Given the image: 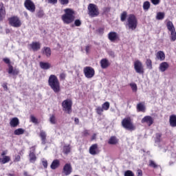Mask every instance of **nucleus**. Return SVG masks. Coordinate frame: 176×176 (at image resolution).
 Instances as JSON below:
<instances>
[{"instance_id": "f257e3e1", "label": "nucleus", "mask_w": 176, "mask_h": 176, "mask_svg": "<svg viewBox=\"0 0 176 176\" xmlns=\"http://www.w3.org/2000/svg\"><path fill=\"white\" fill-rule=\"evenodd\" d=\"M64 14L61 16V20L64 24H72L74 21L76 27H80L82 25V21L80 19H76L75 10L72 8H66L64 10Z\"/></svg>"}, {"instance_id": "f03ea898", "label": "nucleus", "mask_w": 176, "mask_h": 176, "mask_svg": "<svg viewBox=\"0 0 176 176\" xmlns=\"http://www.w3.org/2000/svg\"><path fill=\"white\" fill-rule=\"evenodd\" d=\"M48 86L50 89L55 93V94H58L61 91V85L60 80L57 76L54 74H51L48 78Z\"/></svg>"}, {"instance_id": "7ed1b4c3", "label": "nucleus", "mask_w": 176, "mask_h": 176, "mask_svg": "<svg viewBox=\"0 0 176 176\" xmlns=\"http://www.w3.org/2000/svg\"><path fill=\"white\" fill-rule=\"evenodd\" d=\"M125 25L132 31H134V30H136L138 25V19H137V16L134 14H129L126 19V22Z\"/></svg>"}, {"instance_id": "20e7f679", "label": "nucleus", "mask_w": 176, "mask_h": 176, "mask_svg": "<svg viewBox=\"0 0 176 176\" xmlns=\"http://www.w3.org/2000/svg\"><path fill=\"white\" fill-rule=\"evenodd\" d=\"M121 124L124 129L129 130V131H134V130H135V126L133 123L131 117H126L124 118L121 122Z\"/></svg>"}, {"instance_id": "39448f33", "label": "nucleus", "mask_w": 176, "mask_h": 176, "mask_svg": "<svg viewBox=\"0 0 176 176\" xmlns=\"http://www.w3.org/2000/svg\"><path fill=\"white\" fill-rule=\"evenodd\" d=\"M8 20L9 25L14 28H20V27H21V25H23L20 17L16 15L9 17Z\"/></svg>"}, {"instance_id": "423d86ee", "label": "nucleus", "mask_w": 176, "mask_h": 176, "mask_svg": "<svg viewBox=\"0 0 176 176\" xmlns=\"http://www.w3.org/2000/svg\"><path fill=\"white\" fill-rule=\"evenodd\" d=\"M88 14L90 17H97L100 14V10L97 5L94 3H89L87 7Z\"/></svg>"}, {"instance_id": "0eeeda50", "label": "nucleus", "mask_w": 176, "mask_h": 176, "mask_svg": "<svg viewBox=\"0 0 176 176\" xmlns=\"http://www.w3.org/2000/svg\"><path fill=\"white\" fill-rule=\"evenodd\" d=\"M62 108L64 112H67L69 115L72 113V100L66 99L62 102Z\"/></svg>"}, {"instance_id": "6e6552de", "label": "nucleus", "mask_w": 176, "mask_h": 176, "mask_svg": "<svg viewBox=\"0 0 176 176\" xmlns=\"http://www.w3.org/2000/svg\"><path fill=\"white\" fill-rule=\"evenodd\" d=\"M166 28L170 32V41L172 42H175L176 41V31L175 27H174V24L171 21H168L166 23Z\"/></svg>"}, {"instance_id": "1a4fd4ad", "label": "nucleus", "mask_w": 176, "mask_h": 176, "mask_svg": "<svg viewBox=\"0 0 176 176\" xmlns=\"http://www.w3.org/2000/svg\"><path fill=\"white\" fill-rule=\"evenodd\" d=\"M83 73L85 78H87V79H91V78L96 75V71L94 70V68L89 66L84 67Z\"/></svg>"}, {"instance_id": "9d476101", "label": "nucleus", "mask_w": 176, "mask_h": 176, "mask_svg": "<svg viewBox=\"0 0 176 176\" xmlns=\"http://www.w3.org/2000/svg\"><path fill=\"white\" fill-rule=\"evenodd\" d=\"M134 69L137 74H140V75H144V65H142V62L137 60L134 62L133 64Z\"/></svg>"}, {"instance_id": "9b49d317", "label": "nucleus", "mask_w": 176, "mask_h": 176, "mask_svg": "<svg viewBox=\"0 0 176 176\" xmlns=\"http://www.w3.org/2000/svg\"><path fill=\"white\" fill-rule=\"evenodd\" d=\"M24 6L27 10L31 12V13H34L36 7L35 6V3H33L32 0H25L24 2Z\"/></svg>"}, {"instance_id": "f8f14e48", "label": "nucleus", "mask_w": 176, "mask_h": 176, "mask_svg": "<svg viewBox=\"0 0 176 176\" xmlns=\"http://www.w3.org/2000/svg\"><path fill=\"white\" fill-rule=\"evenodd\" d=\"M73 168L71 163H67L63 166L62 173L64 175L68 176L72 174Z\"/></svg>"}, {"instance_id": "ddd939ff", "label": "nucleus", "mask_w": 176, "mask_h": 176, "mask_svg": "<svg viewBox=\"0 0 176 176\" xmlns=\"http://www.w3.org/2000/svg\"><path fill=\"white\" fill-rule=\"evenodd\" d=\"M108 39L111 42H116V41H120V36L116 32H110L108 34Z\"/></svg>"}, {"instance_id": "4468645a", "label": "nucleus", "mask_w": 176, "mask_h": 176, "mask_svg": "<svg viewBox=\"0 0 176 176\" xmlns=\"http://www.w3.org/2000/svg\"><path fill=\"white\" fill-rule=\"evenodd\" d=\"M89 153L92 156H96V155H98L100 153V149H98V144H94L89 147Z\"/></svg>"}, {"instance_id": "2eb2a0df", "label": "nucleus", "mask_w": 176, "mask_h": 176, "mask_svg": "<svg viewBox=\"0 0 176 176\" xmlns=\"http://www.w3.org/2000/svg\"><path fill=\"white\" fill-rule=\"evenodd\" d=\"M41 43L39 41H33L32 43L29 44V47L33 52H38V50H41Z\"/></svg>"}, {"instance_id": "dca6fc26", "label": "nucleus", "mask_w": 176, "mask_h": 176, "mask_svg": "<svg viewBox=\"0 0 176 176\" xmlns=\"http://www.w3.org/2000/svg\"><path fill=\"white\" fill-rule=\"evenodd\" d=\"M153 121L154 120L153 118H152V116H146L142 119L141 123H146L147 126H151V125L153 124Z\"/></svg>"}, {"instance_id": "f3484780", "label": "nucleus", "mask_w": 176, "mask_h": 176, "mask_svg": "<svg viewBox=\"0 0 176 176\" xmlns=\"http://www.w3.org/2000/svg\"><path fill=\"white\" fill-rule=\"evenodd\" d=\"M6 17V8L3 6V3H0V21H3Z\"/></svg>"}, {"instance_id": "a211bd4d", "label": "nucleus", "mask_w": 176, "mask_h": 176, "mask_svg": "<svg viewBox=\"0 0 176 176\" xmlns=\"http://www.w3.org/2000/svg\"><path fill=\"white\" fill-rule=\"evenodd\" d=\"M137 112H145L146 107H145V102H139L136 106Z\"/></svg>"}, {"instance_id": "6ab92c4d", "label": "nucleus", "mask_w": 176, "mask_h": 176, "mask_svg": "<svg viewBox=\"0 0 176 176\" xmlns=\"http://www.w3.org/2000/svg\"><path fill=\"white\" fill-rule=\"evenodd\" d=\"M169 67H170V65H168V63L162 62L160 64L159 69L160 71H161V72H166V71L168 69Z\"/></svg>"}, {"instance_id": "aec40b11", "label": "nucleus", "mask_w": 176, "mask_h": 176, "mask_svg": "<svg viewBox=\"0 0 176 176\" xmlns=\"http://www.w3.org/2000/svg\"><path fill=\"white\" fill-rule=\"evenodd\" d=\"M111 65V63H109V61L107 58H103L100 60V66L102 69H105L108 68Z\"/></svg>"}, {"instance_id": "412c9836", "label": "nucleus", "mask_w": 176, "mask_h": 176, "mask_svg": "<svg viewBox=\"0 0 176 176\" xmlns=\"http://www.w3.org/2000/svg\"><path fill=\"white\" fill-rule=\"evenodd\" d=\"M42 54L46 56V57L49 58L52 56V50L49 47H44L42 49Z\"/></svg>"}, {"instance_id": "4be33fe9", "label": "nucleus", "mask_w": 176, "mask_h": 176, "mask_svg": "<svg viewBox=\"0 0 176 176\" xmlns=\"http://www.w3.org/2000/svg\"><path fill=\"white\" fill-rule=\"evenodd\" d=\"M40 67L41 69H50L52 68V65L47 62H40L39 63Z\"/></svg>"}, {"instance_id": "5701e85b", "label": "nucleus", "mask_w": 176, "mask_h": 176, "mask_svg": "<svg viewBox=\"0 0 176 176\" xmlns=\"http://www.w3.org/2000/svg\"><path fill=\"white\" fill-rule=\"evenodd\" d=\"M169 124L170 127H176V115H171L169 117Z\"/></svg>"}, {"instance_id": "b1692460", "label": "nucleus", "mask_w": 176, "mask_h": 176, "mask_svg": "<svg viewBox=\"0 0 176 176\" xmlns=\"http://www.w3.org/2000/svg\"><path fill=\"white\" fill-rule=\"evenodd\" d=\"M20 124V121L19 120V118H13L10 122V125L11 127H17Z\"/></svg>"}, {"instance_id": "393cba45", "label": "nucleus", "mask_w": 176, "mask_h": 176, "mask_svg": "<svg viewBox=\"0 0 176 176\" xmlns=\"http://www.w3.org/2000/svg\"><path fill=\"white\" fill-rule=\"evenodd\" d=\"M108 144L109 145H116L117 144H119V139H118L116 136H111L109 139Z\"/></svg>"}, {"instance_id": "a878e982", "label": "nucleus", "mask_w": 176, "mask_h": 176, "mask_svg": "<svg viewBox=\"0 0 176 176\" xmlns=\"http://www.w3.org/2000/svg\"><path fill=\"white\" fill-rule=\"evenodd\" d=\"M19 73V71L18 69H13V66L12 65H9L8 68V74L10 75H14L16 76Z\"/></svg>"}, {"instance_id": "bb28decb", "label": "nucleus", "mask_w": 176, "mask_h": 176, "mask_svg": "<svg viewBox=\"0 0 176 176\" xmlns=\"http://www.w3.org/2000/svg\"><path fill=\"white\" fill-rule=\"evenodd\" d=\"M156 57L157 60H160V61H164L166 59V54L163 51H158L156 54Z\"/></svg>"}, {"instance_id": "cd10ccee", "label": "nucleus", "mask_w": 176, "mask_h": 176, "mask_svg": "<svg viewBox=\"0 0 176 176\" xmlns=\"http://www.w3.org/2000/svg\"><path fill=\"white\" fill-rule=\"evenodd\" d=\"M50 167L52 170H56V168H58V167H60V160H54L50 165Z\"/></svg>"}, {"instance_id": "c85d7f7f", "label": "nucleus", "mask_w": 176, "mask_h": 176, "mask_svg": "<svg viewBox=\"0 0 176 176\" xmlns=\"http://www.w3.org/2000/svg\"><path fill=\"white\" fill-rule=\"evenodd\" d=\"M46 132H45V131L41 130L40 131V134H39V137L41 139V142L43 145H45V144H46Z\"/></svg>"}, {"instance_id": "c756f323", "label": "nucleus", "mask_w": 176, "mask_h": 176, "mask_svg": "<svg viewBox=\"0 0 176 176\" xmlns=\"http://www.w3.org/2000/svg\"><path fill=\"white\" fill-rule=\"evenodd\" d=\"M30 163H35L36 162V155L34 151H30L29 154Z\"/></svg>"}, {"instance_id": "7c9ffc66", "label": "nucleus", "mask_w": 176, "mask_h": 176, "mask_svg": "<svg viewBox=\"0 0 176 176\" xmlns=\"http://www.w3.org/2000/svg\"><path fill=\"white\" fill-rule=\"evenodd\" d=\"M10 162V156L5 155L3 158H0L1 164H6V163H9Z\"/></svg>"}, {"instance_id": "2f4dec72", "label": "nucleus", "mask_w": 176, "mask_h": 176, "mask_svg": "<svg viewBox=\"0 0 176 176\" xmlns=\"http://www.w3.org/2000/svg\"><path fill=\"white\" fill-rule=\"evenodd\" d=\"M151 9V3L148 1H146L143 3V10L144 12H148Z\"/></svg>"}, {"instance_id": "473e14b6", "label": "nucleus", "mask_w": 176, "mask_h": 176, "mask_svg": "<svg viewBox=\"0 0 176 176\" xmlns=\"http://www.w3.org/2000/svg\"><path fill=\"white\" fill-rule=\"evenodd\" d=\"M24 133H25V130H24V129L22 128L17 129L14 131V135H23Z\"/></svg>"}, {"instance_id": "72a5a7b5", "label": "nucleus", "mask_w": 176, "mask_h": 176, "mask_svg": "<svg viewBox=\"0 0 176 176\" xmlns=\"http://www.w3.org/2000/svg\"><path fill=\"white\" fill-rule=\"evenodd\" d=\"M166 14H164V12H159L157 13L156 20H163Z\"/></svg>"}, {"instance_id": "f704fd0d", "label": "nucleus", "mask_w": 176, "mask_h": 176, "mask_svg": "<svg viewBox=\"0 0 176 176\" xmlns=\"http://www.w3.org/2000/svg\"><path fill=\"white\" fill-rule=\"evenodd\" d=\"M162 133H155V142L159 143L162 141Z\"/></svg>"}, {"instance_id": "c9c22d12", "label": "nucleus", "mask_w": 176, "mask_h": 176, "mask_svg": "<svg viewBox=\"0 0 176 176\" xmlns=\"http://www.w3.org/2000/svg\"><path fill=\"white\" fill-rule=\"evenodd\" d=\"M50 122L51 124H56V123H57V120L56 119V116L54 114L50 116Z\"/></svg>"}, {"instance_id": "e433bc0d", "label": "nucleus", "mask_w": 176, "mask_h": 176, "mask_svg": "<svg viewBox=\"0 0 176 176\" xmlns=\"http://www.w3.org/2000/svg\"><path fill=\"white\" fill-rule=\"evenodd\" d=\"M70 152L71 146H69V145L63 146V153H65V155H68V153H69Z\"/></svg>"}, {"instance_id": "4c0bfd02", "label": "nucleus", "mask_w": 176, "mask_h": 176, "mask_svg": "<svg viewBox=\"0 0 176 176\" xmlns=\"http://www.w3.org/2000/svg\"><path fill=\"white\" fill-rule=\"evenodd\" d=\"M146 65L148 69H152L153 68L152 66V60L147 58L146 60Z\"/></svg>"}, {"instance_id": "58836bf2", "label": "nucleus", "mask_w": 176, "mask_h": 176, "mask_svg": "<svg viewBox=\"0 0 176 176\" xmlns=\"http://www.w3.org/2000/svg\"><path fill=\"white\" fill-rule=\"evenodd\" d=\"M129 86H131V89L134 93H136L137 90H138V88L137 87V84L135 82H131L129 84Z\"/></svg>"}, {"instance_id": "ea45409f", "label": "nucleus", "mask_w": 176, "mask_h": 176, "mask_svg": "<svg viewBox=\"0 0 176 176\" xmlns=\"http://www.w3.org/2000/svg\"><path fill=\"white\" fill-rule=\"evenodd\" d=\"M110 104L109 102H105L102 104V108L103 111H108L109 109Z\"/></svg>"}, {"instance_id": "a19ab883", "label": "nucleus", "mask_w": 176, "mask_h": 176, "mask_svg": "<svg viewBox=\"0 0 176 176\" xmlns=\"http://www.w3.org/2000/svg\"><path fill=\"white\" fill-rule=\"evenodd\" d=\"M126 19H127V12L124 11L120 15V21L124 22Z\"/></svg>"}, {"instance_id": "79ce46f5", "label": "nucleus", "mask_w": 176, "mask_h": 176, "mask_svg": "<svg viewBox=\"0 0 176 176\" xmlns=\"http://www.w3.org/2000/svg\"><path fill=\"white\" fill-rule=\"evenodd\" d=\"M44 16L45 12L43 11V10H40L36 13V17H38V19H42V17H43Z\"/></svg>"}, {"instance_id": "37998d69", "label": "nucleus", "mask_w": 176, "mask_h": 176, "mask_svg": "<svg viewBox=\"0 0 176 176\" xmlns=\"http://www.w3.org/2000/svg\"><path fill=\"white\" fill-rule=\"evenodd\" d=\"M96 113H97L98 115L101 116V115H102V113L104 112V110H103L102 107H98L96 109Z\"/></svg>"}, {"instance_id": "c03bdc74", "label": "nucleus", "mask_w": 176, "mask_h": 176, "mask_svg": "<svg viewBox=\"0 0 176 176\" xmlns=\"http://www.w3.org/2000/svg\"><path fill=\"white\" fill-rule=\"evenodd\" d=\"M148 166L150 167H153V168H157V164L153 162V160H149V164Z\"/></svg>"}, {"instance_id": "a18cd8bd", "label": "nucleus", "mask_w": 176, "mask_h": 176, "mask_svg": "<svg viewBox=\"0 0 176 176\" xmlns=\"http://www.w3.org/2000/svg\"><path fill=\"white\" fill-rule=\"evenodd\" d=\"M124 176H134L133 171L128 170L124 172Z\"/></svg>"}, {"instance_id": "49530a36", "label": "nucleus", "mask_w": 176, "mask_h": 176, "mask_svg": "<svg viewBox=\"0 0 176 176\" xmlns=\"http://www.w3.org/2000/svg\"><path fill=\"white\" fill-rule=\"evenodd\" d=\"M65 78H67V74L65 73H61L59 75L60 80H65Z\"/></svg>"}, {"instance_id": "de8ad7c7", "label": "nucleus", "mask_w": 176, "mask_h": 176, "mask_svg": "<svg viewBox=\"0 0 176 176\" xmlns=\"http://www.w3.org/2000/svg\"><path fill=\"white\" fill-rule=\"evenodd\" d=\"M30 120L32 122V123H35L36 124H38V119L35 118L34 116H30Z\"/></svg>"}, {"instance_id": "09e8293b", "label": "nucleus", "mask_w": 176, "mask_h": 176, "mask_svg": "<svg viewBox=\"0 0 176 176\" xmlns=\"http://www.w3.org/2000/svg\"><path fill=\"white\" fill-rule=\"evenodd\" d=\"M60 5H68L69 3V0H59Z\"/></svg>"}, {"instance_id": "8fccbe9b", "label": "nucleus", "mask_w": 176, "mask_h": 176, "mask_svg": "<svg viewBox=\"0 0 176 176\" xmlns=\"http://www.w3.org/2000/svg\"><path fill=\"white\" fill-rule=\"evenodd\" d=\"M3 61L5 63V64L8 65V68H9V65H10V59H9V58H4L3 59Z\"/></svg>"}, {"instance_id": "3c124183", "label": "nucleus", "mask_w": 176, "mask_h": 176, "mask_svg": "<svg viewBox=\"0 0 176 176\" xmlns=\"http://www.w3.org/2000/svg\"><path fill=\"white\" fill-rule=\"evenodd\" d=\"M20 160H21V157L19 155H16L14 162L16 163L20 162Z\"/></svg>"}, {"instance_id": "603ef678", "label": "nucleus", "mask_w": 176, "mask_h": 176, "mask_svg": "<svg viewBox=\"0 0 176 176\" xmlns=\"http://www.w3.org/2000/svg\"><path fill=\"white\" fill-rule=\"evenodd\" d=\"M42 164H43L44 168H47V160L43 159L42 160Z\"/></svg>"}, {"instance_id": "864d4df0", "label": "nucleus", "mask_w": 176, "mask_h": 176, "mask_svg": "<svg viewBox=\"0 0 176 176\" xmlns=\"http://www.w3.org/2000/svg\"><path fill=\"white\" fill-rule=\"evenodd\" d=\"M151 3H153V5H159V3H160V0H151Z\"/></svg>"}, {"instance_id": "5fc2aeb1", "label": "nucleus", "mask_w": 176, "mask_h": 176, "mask_svg": "<svg viewBox=\"0 0 176 176\" xmlns=\"http://www.w3.org/2000/svg\"><path fill=\"white\" fill-rule=\"evenodd\" d=\"M103 12L104 13H109V12H111V7H105L103 9Z\"/></svg>"}, {"instance_id": "6e6d98bb", "label": "nucleus", "mask_w": 176, "mask_h": 176, "mask_svg": "<svg viewBox=\"0 0 176 176\" xmlns=\"http://www.w3.org/2000/svg\"><path fill=\"white\" fill-rule=\"evenodd\" d=\"M97 32H98L100 35H102V34H104V28H99L97 30Z\"/></svg>"}, {"instance_id": "4d7b16f0", "label": "nucleus", "mask_w": 176, "mask_h": 176, "mask_svg": "<svg viewBox=\"0 0 176 176\" xmlns=\"http://www.w3.org/2000/svg\"><path fill=\"white\" fill-rule=\"evenodd\" d=\"M87 135H89V131L85 130L82 132V137H87Z\"/></svg>"}, {"instance_id": "13d9d810", "label": "nucleus", "mask_w": 176, "mask_h": 176, "mask_svg": "<svg viewBox=\"0 0 176 176\" xmlns=\"http://www.w3.org/2000/svg\"><path fill=\"white\" fill-rule=\"evenodd\" d=\"M49 3H52L53 5H56L57 3L58 0H48Z\"/></svg>"}, {"instance_id": "bf43d9fd", "label": "nucleus", "mask_w": 176, "mask_h": 176, "mask_svg": "<svg viewBox=\"0 0 176 176\" xmlns=\"http://www.w3.org/2000/svg\"><path fill=\"white\" fill-rule=\"evenodd\" d=\"M85 52H86V53H89V52H90V46L87 45L85 47Z\"/></svg>"}, {"instance_id": "052dcab7", "label": "nucleus", "mask_w": 176, "mask_h": 176, "mask_svg": "<svg viewBox=\"0 0 176 176\" xmlns=\"http://www.w3.org/2000/svg\"><path fill=\"white\" fill-rule=\"evenodd\" d=\"M138 176H142V170H138Z\"/></svg>"}, {"instance_id": "680f3d73", "label": "nucleus", "mask_w": 176, "mask_h": 176, "mask_svg": "<svg viewBox=\"0 0 176 176\" xmlns=\"http://www.w3.org/2000/svg\"><path fill=\"white\" fill-rule=\"evenodd\" d=\"M74 122H75L76 124H79V118H75Z\"/></svg>"}, {"instance_id": "e2e57ef3", "label": "nucleus", "mask_w": 176, "mask_h": 176, "mask_svg": "<svg viewBox=\"0 0 176 176\" xmlns=\"http://www.w3.org/2000/svg\"><path fill=\"white\" fill-rule=\"evenodd\" d=\"M23 175L24 176H32V175L28 174V172H27V171L23 172Z\"/></svg>"}, {"instance_id": "0e129e2a", "label": "nucleus", "mask_w": 176, "mask_h": 176, "mask_svg": "<svg viewBox=\"0 0 176 176\" xmlns=\"http://www.w3.org/2000/svg\"><path fill=\"white\" fill-rule=\"evenodd\" d=\"M7 153H8V152H6V151H3V152L1 153V156H2V157H3V156H6L5 155H6Z\"/></svg>"}, {"instance_id": "69168bd1", "label": "nucleus", "mask_w": 176, "mask_h": 176, "mask_svg": "<svg viewBox=\"0 0 176 176\" xmlns=\"http://www.w3.org/2000/svg\"><path fill=\"white\" fill-rule=\"evenodd\" d=\"M6 34H10V29H6Z\"/></svg>"}, {"instance_id": "338daca9", "label": "nucleus", "mask_w": 176, "mask_h": 176, "mask_svg": "<svg viewBox=\"0 0 176 176\" xmlns=\"http://www.w3.org/2000/svg\"><path fill=\"white\" fill-rule=\"evenodd\" d=\"M3 87L4 89H8V85H6V84H4V85H3Z\"/></svg>"}, {"instance_id": "774afa93", "label": "nucleus", "mask_w": 176, "mask_h": 176, "mask_svg": "<svg viewBox=\"0 0 176 176\" xmlns=\"http://www.w3.org/2000/svg\"><path fill=\"white\" fill-rule=\"evenodd\" d=\"M8 176H14V174L9 173Z\"/></svg>"}]
</instances>
